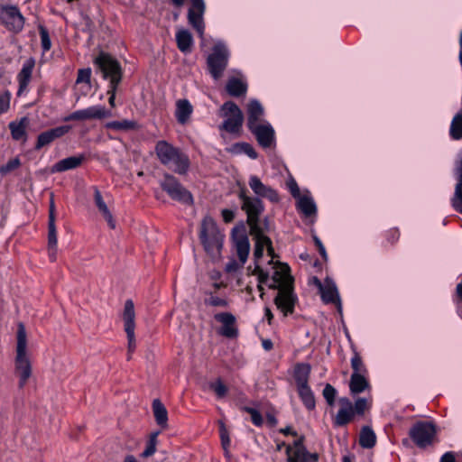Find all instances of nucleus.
<instances>
[{
  "instance_id": "53",
  "label": "nucleus",
  "mask_w": 462,
  "mask_h": 462,
  "mask_svg": "<svg viewBox=\"0 0 462 462\" xmlns=\"http://www.w3.org/2000/svg\"><path fill=\"white\" fill-rule=\"evenodd\" d=\"M355 414L363 415L366 409H368L367 400L365 398H358L353 405Z\"/></svg>"
},
{
  "instance_id": "45",
  "label": "nucleus",
  "mask_w": 462,
  "mask_h": 462,
  "mask_svg": "<svg viewBox=\"0 0 462 462\" xmlns=\"http://www.w3.org/2000/svg\"><path fill=\"white\" fill-rule=\"evenodd\" d=\"M38 29H39V33H40V37H41V44H42V51L44 52L48 51L51 48V41L50 38L49 32L43 25H40L38 27Z\"/></svg>"
},
{
  "instance_id": "27",
  "label": "nucleus",
  "mask_w": 462,
  "mask_h": 462,
  "mask_svg": "<svg viewBox=\"0 0 462 462\" xmlns=\"http://www.w3.org/2000/svg\"><path fill=\"white\" fill-rule=\"evenodd\" d=\"M311 367L307 363H299L294 366L293 378L297 388L309 385Z\"/></svg>"
},
{
  "instance_id": "46",
  "label": "nucleus",
  "mask_w": 462,
  "mask_h": 462,
  "mask_svg": "<svg viewBox=\"0 0 462 462\" xmlns=\"http://www.w3.org/2000/svg\"><path fill=\"white\" fill-rule=\"evenodd\" d=\"M219 435L221 439V445L226 452H227L230 447V437L229 432L223 421H219Z\"/></svg>"
},
{
  "instance_id": "35",
  "label": "nucleus",
  "mask_w": 462,
  "mask_h": 462,
  "mask_svg": "<svg viewBox=\"0 0 462 462\" xmlns=\"http://www.w3.org/2000/svg\"><path fill=\"white\" fill-rule=\"evenodd\" d=\"M28 125V120L26 117L21 118L19 122H10L9 129L11 132V135L13 139L16 141L26 140V126Z\"/></svg>"
},
{
  "instance_id": "21",
  "label": "nucleus",
  "mask_w": 462,
  "mask_h": 462,
  "mask_svg": "<svg viewBox=\"0 0 462 462\" xmlns=\"http://www.w3.org/2000/svg\"><path fill=\"white\" fill-rule=\"evenodd\" d=\"M70 129L71 127L69 125H60L42 132L38 135L35 149L40 150L43 146L50 144L55 139L65 135L67 133L70 131Z\"/></svg>"
},
{
  "instance_id": "44",
  "label": "nucleus",
  "mask_w": 462,
  "mask_h": 462,
  "mask_svg": "<svg viewBox=\"0 0 462 462\" xmlns=\"http://www.w3.org/2000/svg\"><path fill=\"white\" fill-rule=\"evenodd\" d=\"M159 432H153L150 435L146 448L142 453L143 457H149L156 452L157 437Z\"/></svg>"
},
{
  "instance_id": "62",
  "label": "nucleus",
  "mask_w": 462,
  "mask_h": 462,
  "mask_svg": "<svg viewBox=\"0 0 462 462\" xmlns=\"http://www.w3.org/2000/svg\"><path fill=\"white\" fill-rule=\"evenodd\" d=\"M264 316H265L268 323L272 324V320L273 319V314L272 313L270 308H268V307L264 308Z\"/></svg>"
},
{
  "instance_id": "5",
  "label": "nucleus",
  "mask_w": 462,
  "mask_h": 462,
  "mask_svg": "<svg viewBox=\"0 0 462 462\" xmlns=\"http://www.w3.org/2000/svg\"><path fill=\"white\" fill-rule=\"evenodd\" d=\"M103 78L109 80L108 86L119 85L123 78V69L117 60L111 55L101 52L95 60Z\"/></svg>"
},
{
  "instance_id": "14",
  "label": "nucleus",
  "mask_w": 462,
  "mask_h": 462,
  "mask_svg": "<svg viewBox=\"0 0 462 462\" xmlns=\"http://www.w3.org/2000/svg\"><path fill=\"white\" fill-rule=\"evenodd\" d=\"M273 302L278 310H280L283 317H287L294 312L295 305L298 302V297L294 292V285L289 289L283 288L281 291L277 292Z\"/></svg>"
},
{
  "instance_id": "43",
  "label": "nucleus",
  "mask_w": 462,
  "mask_h": 462,
  "mask_svg": "<svg viewBox=\"0 0 462 462\" xmlns=\"http://www.w3.org/2000/svg\"><path fill=\"white\" fill-rule=\"evenodd\" d=\"M453 208L462 214V183H457L455 187L454 196L451 199Z\"/></svg>"
},
{
  "instance_id": "28",
  "label": "nucleus",
  "mask_w": 462,
  "mask_h": 462,
  "mask_svg": "<svg viewBox=\"0 0 462 462\" xmlns=\"http://www.w3.org/2000/svg\"><path fill=\"white\" fill-rule=\"evenodd\" d=\"M94 200L95 204L97 207L99 212L103 215L104 218L106 220L108 226L110 228L115 229L116 228V221L107 208L106 202L103 199V197L101 195V192L97 188H95L94 189Z\"/></svg>"
},
{
  "instance_id": "48",
  "label": "nucleus",
  "mask_w": 462,
  "mask_h": 462,
  "mask_svg": "<svg viewBox=\"0 0 462 462\" xmlns=\"http://www.w3.org/2000/svg\"><path fill=\"white\" fill-rule=\"evenodd\" d=\"M211 390H213L218 398H223L227 393V387L224 384L221 379L211 383L209 384Z\"/></svg>"
},
{
  "instance_id": "49",
  "label": "nucleus",
  "mask_w": 462,
  "mask_h": 462,
  "mask_svg": "<svg viewBox=\"0 0 462 462\" xmlns=\"http://www.w3.org/2000/svg\"><path fill=\"white\" fill-rule=\"evenodd\" d=\"M21 165V162L18 158H14L9 160L5 164L0 167V173L2 175H6L12 171L16 170Z\"/></svg>"
},
{
  "instance_id": "10",
  "label": "nucleus",
  "mask_w": 462,
  "mask_h": 462,
  "mask_svg": "<svg viewBox=\"0 0 462 462\" xmlns=\"http://www.w3.org/2000/svg\"><path fill=\"white\" fill-rule=\"evenodd\" d=\"M162 189L174 200L184 204H191L193 199L190 192L172 175L166 173L161 181Z\"/></svg>"
},
{
  "instance_id": "8",
  "label": "nucleus",
  "mask_w": 462,
  "mask_h": 462,
  "mask_svg": "<svg viewBox=\"0 0 462 462\" xmlns=\"http://www.w3.org/2000/svg\"><path fill=\"white\" fill-rule=\"evenodd\" d=\"M436 433V425L431 421H418L410 430V437L419 448L430 446Z\"/></svg>"
},
{
  "instance_id": "30",
  "label": "nucleus",
  "mask_w": 462,
  "mask_h": 462,
  "mask_svg": "<svg viewBox=\"0 0 462 462\" xmlns=\"http://www.w3.org/2000/svg\"><path fill=\"white\" fill-rule=\"evenodd\" d=\"M48 245L51 249L57 247V231L55 226V204L51 197L49 208Z\"/></svg>"
},
{
  "instance_id": "1",
  "label": "nucleus",
  "mask_w": 462,
  "mask_h": 462,
  "mask_svg": "<svg viewBox=\"0 0 462 462\" xmlns=\"http://www.w3.org/2000/svg\"><path fill=\"white\" fill-rule=\"evenodd\" d=\"M199 240L204 250L212 260L220 258L223 247L224 235L219 231L216 221L209 216H206L200 224Z\"/></svg>"
},
{
  "instance_id": "3",
  "label": "nucleus",
  "mask_w": 462,
  "mask_h": 462,
  "mask_svg": "<svg viewBox=\"0 0 462 462\" xmlns=\"http://www.w3.org/2000/svg\"><path fill=\"white\" fill-rule=\"evenodd\" d=\"M26 331L23 324L20 323L17 330V346L15 370L19 375V386L23 388L32 374V366L26 356Z\"/></svg>"
},
{
  "instance_id": "23",
  "label": "nucleus",
  "mask_w": 462,
  "mask_h": 462,
  "mask_svg": "<svg viewBox=\"0 0 462 462\" xmlns=\"http://www.w3.org/2000/svg\"><path fill=\"white\" fill-rule=\"evenodd\" d=\"M340 409L338 410L335 419L334 424L337 427H342L348 424L355 416L353 403L346 398H340Z\"/></svg>"
},
{
  "instance_id": "7",
  "label": "nucleus",
  "mask_w": 462,
  "mask_h": 462,
  "mask_svg": "<svg viewBox=\"0 0 462 462\" xmlns=\"http://www.w3.org/2000/svg\"><path fill=\"white\" fill-rule=\"evenodd\" d=\"M229 52L225 44L218 42L207 59L208 71L216 80L221 78L224 70L227 67Z\"/></svg>"
},
{
  "instance_id": "9",
  "label": "nucleus",
  "mask_w": 462,
  "mask_h": 462,
  "mask_svg": "<svg viewBox=\"0 0 462 462\" xmlns=\"http://www.w3.org/2000/svg\"><path fill=\"white\" fill-rule=\"evenodd\" d=\"M0 21L10 32L18 33L24 26L25 19L19 8L13 5H3L0 6Z\"/></svg>"
},
{
  "instance_id": "22",
  "label": "nucleus",
  "mask_w": 462,
  "mask_h": 462,
  "mask_svg": "<svg viewBox=\"0 0 462 462\" xmlns=\"http://www.w3.org/2000/svg\"><path fill=\"white\" fill-rule=\"evenodd\" d=\"M233 240L238 259L242 264H244L246 262L250 252L248 236L244 231H236L234 229Z\"/></svg>"
},
{
  "instance_id": "36",
  "label": "nucleus",
  "mask_w": 462,
  "mask_h": 462,
  "mask_svg": "<svg viewBox=\"0 0 462 462\" xmlns=\"http://www.w3.org/2000/svg\"><path fill=\"white\" fill-rule=\"evenodd\" d=\"M152 411L156 423L162 428H166L168 422V411L164 404L159 399L153 400Z\"/></svg>"
},
{
  "instance_id": "13",
  "label": "nucleus",
  "mask_w": 462,
  "mask_h": 462,
  "mask_svg": "<svg viewBox=\"0 0 462 462\" xmlns=\"http://www.w3.org/2000/svg\"><path fill=\"white\" fill-rule=\"evenodd\" d=\"M288 462H318L319 456L316 453H310L304 446V437L301 436L293 443V448H286Z\"/></svg>"
},
{
  "instance_id": "24",
  "label": "nucleus",
  "mask_w": 462,
  "mask_h": 462,
  "mask_svg": "<svg viewBox=\"0 0 462 462\" xmlns=\"http://www.w3.org/2000/svg\"><path fill=\"white\" fill-rule=\"evenodd\" d=\"M35 66V60L32 58L28 59L23 64L22 69L17 75V80L19 83V88L17 91V96H22L25 91H27L28 86L32 79V71Z\"/></svg>"
},
{
  "instance_id": "33",
  "label": "nucleus",
  "mask_w": 462,
  "mask_h": 462,
  "mask_svg": "<svg viewBox=\"0 0 462 462\" xmlns=\"http://www.w3.org/2000/svg\"><path fill=\"white\" fill-rule=\"evenodd\" d=\"M297 209L305 217H310L317 212V206L310 196L303 195L298 198Z\"/></svg>"
},
{
  "instance_id": "11",
  "label": "nucleus",
  "mask_w": 462,
  "mask_h": 462,
  "mask_svg": "<svg viewBox=\"0 0 462 462\" xmlns=\"http://www.w3.org/2000/svg\"><path fill=\"white\" fill-rule=\"evenodd\" d=\"M124 323H125V331L127 336L128 340V354L127 359L130 360L132 358V354L134 353L136 347L135 342V312H134V305L132 300H127L125 303L124 314H123Z\"/></svg>"
},
{
  "instance_id": "12",
  "label": "nucleus",
  "mask_w": 462,
  "mask_h": 462,
  "mask_svg": "<svg viewBox=\"0 0 462 462\" xmlns=\"http://www.w3.org/2000/svg\"><path fill=\"white\" fill-rule=\"evenodd\" d=\"M111 112L107 110L104 106H92L85 109H80L72 112L63 118L64 122L69 121H85L90 119H103L110 117Z\"/></svg>"
},
{
  "instance_id": "58",
  "label": "nucleus",
  "mask_w": 462,
  "mask_h": 462,
  "mask_svg": "<svg viewBox=\"0 0 462 462\" xmlns=\"http://www.w3.org/2000/svg\"><path fill=\"white\" fill-rule=\"evenodd\" d=\"M288 188L293 198L298 199L300 197L299 186L294 180H291V181L288 182Z\"/></svg>"
},
{
  "instance_id": "2",
  "label": "nucleus",
  "mask_w": 462,
  "mask_h": 462,
  "mask_svg": "<svg viewBox=\"0 0 462 462\" xmlns=\"http://www.w3.org/2000/svg\"><path fill=\"white\" fill-rule=\"evenodd\" d=\"M156 155L162 164L178 174H185L189 167V159L179 148L167 141H159L155 145Z\"/></svg>"
},
{
  "instance_id": "38",
  "label": "nucleus",
  "mask_w": 462,
  "mask_h": 462,
  "mask_svg": "<svg viewBox=\"0 0 462 462\" xmlns=\"http://www.w3.org/2000/svg\"><path fill=\"white\" fill-rule=\"evenodd\" d=\"M376 443V435L372 428L365 426L359 435V445L364 448H372Z\"/></svg>"
},
{
  "instance_id": "57",
  "label": "nucleus",
  "mask_w": 462,
  "mask_h": 462,
  "mask_svg": "<svg viewBox=\"0 0 462 462\" xmlns=\"http://www.w3.org/2000/svg\"><path fill=\"white\" fill-rule=\"evenodd\" d=\"M221 215H222L224 222L230 223L234 220L236 213L232 209L224 208L221 211Z\"/></svg>"
},
{
  "instance_id": "41",
  "label": "nucleus",
  "mask_w": 462,
  "mask_h": 462,
  "mask_svg": "<svg viewBox=\"0 0 462 462\" xmlns=\"http://www.w3.org/2000/svg\"><path fill=\"white\" fill-rule=\"evenodd\" d=\"M106 127L116 131H129L137 127V123L131 120L111 121L106 123Z\"/></svg>"
},
{
  "instance_id": "52",
  "label": "nucleus",
  "mask_w": 462,
  "mask_h": 462,
  "mask_svg": "<svg viewBox=\"0 0 462 462\" xmlns=\"http://www.w3.org/2000/svg\"><path fill=\"white\" fill-rule=\"evenodd\" d=\"M90 79H91V69L87 68V69H79L78 77H77V80H76L77 84L86 83L88 85V87H90Z\"/></svg>"
},
{
  "instance_id": "50",
  "label": "nucleus",
  "mask_w": 462,
  "mask_h": 462,
  "mask_svg": "<svg viewBox=\"0 0 462 462\" xmlns=\"http://www.w3.org/2000/svg\"><path fill=\"white\" fill-rule=\"evenodd\" d=\"M243 410L251 415V420L254 425H255L257 427H260L263 425V417L257 410L251 408V407H247V406L244 407Z\"/></svg>"
},
{
  "instance_id": "6",
  "label": "nucleus",
  "mask_w": 462,
  "mask_h": 462,
  "mask_svg": "<svg viewBox=\"0 0 462 462\" xmlns=\"http://www.w3.org/2000/svg\"><path fill=\"white\" fill-rule=\"evenodd\" d=\"M221 116L225 118L220 130L235 134L240 131L243 125L244 116L238 106L233 101H226L221 106Z\"/></svg>"
},
{
  "instance_id": "42",
  "label": "nucleus",
  "mask_w": 462,
  "mask_h": 462,
  "mask_svg": "<svg viewBox=\"0 0 462 462\" xmlns=\"http://www.w3.org/2000/svg\"><path fill=\"white\" fill-rule=\"evenodd\" d=\"M204 302L207 306L221 308H226L228 307L229 304L227 299L218 297L215 295L213 292L207 293V297L205 298Z\"/></svg>"
},
{
  "instance_id": "18",
  "label": "nucleus",
  "mask_w": 462,
  "mask_h": 462,
  "mask_svg": "<svg viewBox=\"0 0 462 462\" xmlns=\"http://www.w3.org/2000/svg\"><path fill=\"white\" fill-rule=\"evenodd\" d=\"M263 148H270L275 143V132L269 123L258 125L249 129Z\"/></svg>"
},
{
  "instance_id": "47",
  "label": "nucleus",
  "mask_w": 462,
  "mask_h": 462,
  "mask_svg": "<svg viewBox=\"0 0 462 462\" xmlns=\"http://www.w3.org/2000/svg\"><path fill=\"white\" fill-rule=\"evenodd\" d=\"M12 94L9 90L0 93V115L5 114L10 109Z\"/></svg>"
},
{
  "instance_id": "40",
  "label": "nucleus",
  "mask_w": 462,
  "mask_h": 462,
  "mask_svg": "<svg viewBox=\"0 0 462 462\" xmlns=\"http://www.w3.org/2000/svg\"><path fill=\"white\" fill-rule=\"evenodd\" d=\"M234 154H246L250 159L255 160L258 156V153L254 150V148L247 143H236L229 150Z\"/></svg>"
},
{
  "instance_id": "39",
  "label": "nucleus",
  "mask_w": 462,
  "mask_h": 462,
  "mask_svg": "<svg viewBox=\"0 0 462 462\" xmlns=\"http://www.w3.org/2000/svg\"><path fill=\"white\" fill-rule=\"evenodd\" d=\"M297 391L304 406L310 411L313 410L316 406V402L310 385L299 387Z\"/></svg>"
},
{
  "instance_id": "29",
  "label": "nucleus",
  "mask_w": 462,
  "mask_h": 462,
  "mask_svg": "<svg viewBox=\"0 0 462 462\" xmlns=\"http://www.w3.org/2000/svg\"><path fill=\"white\" fill-rule=\"evenodd\" d=\"M193 107L189 100L180 99L176 103L175 117L179 124L185 125L190 118Z\"/></svg>"
},
{
  "instance_id": "63",
  "label": "nucleus",
  "mask_w": 462,
  "mask_h": 462,
  "mask_svg": "<svg viewBox=\"0 0 462 462\" xmlns=\"http://www.w3.org/2000/svg\"><path fill=\"white\" fill-rule=\"evenodd\" d=\"M262 345H263V349L266 351L271 350L273 346V342L270 339L263 340Z\"/></svg>"
},
{
  "instance_id": "4",
  "label": "nucleus",
  "mask_w": 462,
  "mask_h": 462,
  "mask_svg": "<svg viewBox=\"0 0 462 462\" xmlns=\"http://www.w3.org/2000/svg\"><path fill=\"white\" fill-rule=\"evenodd\" d=\"M238 198L242 202L241 208L246 214V220L250 230H257V228H262L259 224V218L264 210L263 201L259 198H253L248 196L245 189H241L238 193Z\"/></svg>"
},
{
  "instance_id": "32",
  "label": "nucleus",
  "mask_w": 462,
  "mask_h": 462,
  "mask_svg": "<svg viewBox=\"0 0 462 462\" xmlns=\"http://www.w3.org/2000/svg\"><path fill=\"white\" fill-rule=\"evenodd\" d=\"M226 89L231 97H241L247 91V84L240 79L232 77L227 80Z\"/></svg>"
},
{
  "instance_id": "61",
  "label": "nucleus",
  "mask_w": 462,
  "mask_h": 462,
  "mask_svg": "<svg viewBox=\"0 0 462 462\" xmlns=\"http://www.w3.org/2000/svg\"><path fill=\"white\" fill-rule=\"evenodd\" d=\"M280 432L282 433L283 435H292V436H297V432L292 430L290 426H287L285 428H282L280 430Z\"/></svg>"
},
{
  "instance_id": "16",
  "label": "nucleus",
  "mask_w": 462,
  "mask_h": 462,
  "mask_svg": "<svg viewBox=\"0 0 462 462\" xmlns=\"http://www.w3.org/2000/svg\"><path fill=\"white\" fill-rule=\"evenodd\" d=\"M277 265L272 277L273 283L269 288L281 291L283 288L289 289L292 286L294 279L291 275V269L287 263H277Z\"/></svg>"
},
{
  "instance_id": "37",
  "label": "nucleus",
  "mask_w": 462,
  "mask_h": 462,
  "mask_svg": "<svg viewBox=\"0 0 462 462\" xmlns=\"http://www.w3.org/2000/svg\"><path fill=\"white\" fill-rule=\"evenodd\" d=\"M176 42L181 52H189L193 42L191 33L186 29H180L176 33Z\"/></svg>"
},
{
  "instance_id": "59",
  "label": "nucleus",
  "mask_w": 462,
  "mask_h": 462,
  "mask_svg": "<svg viewBox=\"0 0 462 462\" xmlns=\"http://www.w3.org/2000/svg\"><path fill=\"white\" fill-rule=\"evenodd\" d=\"M313 239L316 246L318 247L319 253L324 260H327L328 254L321 240L317 236H314Z\"/></svg>"
},
{
  "instance_id": "15",
  "label": "nucleus",
  "mask_w": 462,
  "mask_h": 462,
  "mask_svg": "<svg viewBox=\"0 0 462 462\" xmlns=\"http://www.w3.org/2000/svg\"><path fill=\"white\" fill-rule=\"evenodd\" d=\"M191 6L188 12L189 23L197 31L200 37H203L205 23L203 15L206 11L204 0H190Z\"/></svg>"
},
{
  "instance_id": "25",
  "label": "nucleus",
  "mask_w": 462,
  "mask_h": 462,
  "mask_svg": "<svg viewBox=\"0 0 462 462\" xmlns=\"http://www.w3.org/2000/svg\"><path fill=\"white\" fill-rule=\"evenodd\" d=\"M84 160L85 156L83 154L62 159L52 166L51 171L54 173L76 169L81 165Z\"/></svg>"
},
{
  "instance_id": "17",
  "label": "nucleus",
  "mask_w": 462,
  "mask_h": 462,
  "mask_svg": "<svg viewBox=\"0 0 462 462\" xmlns=\"http://www.w3.org/2000/svg\"><path fill=\"white\" fill-rule=\"evenodd\" d=\"M216 321L221 324L218 330L219 335L226 338H236L239 331L236 326V319L231 312H220L214 315Z\"/></svg>"
},
{
  "instance_id": "26",
  "label": "nucleus",
  "mask_w": 462,
  "mask_h": 462,
  "mask_svg": "<svg viewBox=\"0 0 462 462\" xmlns=\"http://www.w3.org/2000/svg\"><path fill=\"white\" fill-rule=\"evenodd\" d=\"M248 118L247 127L248 129L253 128L258 125H261L260 119L263 115V107L258 100H251L247 107Z\"/></svg>"
},
{
  "instance_id": "56",
  "label": "nucleus",
  "mask_w": 462,
  "mask_h": 462,
  "mask_svg": "<svg viewBox=\"0 0 462 462\" xmlns=\"http://www.w3.org/2000/svg\"><path fill=\"white\" fill-rule=\"evenodd\" d=\"M118 85L108 86L107 95H109L108 103L112 107L116 106V94Z\"/></svg>"
},
{
  "instance_id": "54",
  "label": "nucleus",
  "mask_w": 462,
  "mask_h": 462,
  "mask_svg": "<svg viewBox=\"0 0 462 462\" xmlns=\"http://www.w3.org/2000/svg\"><path fill=\"white\" fill-rule=\"evenodd\" d=\"M351 366L354 370L353 373L361 374V372L365 370L362 358L357 353H355L353 357L351 358Z\"/></svg>"
},
{
  "instance_id": "64",
  "label": "nucleus",
  "mask_w": 462,
  "mask_h": 462,
  "mask_svg": "<svg viewBox=\"0 0 462 462\" xmlns=\"http://www.w3.org/2000/svg\"><path fill=\"white\" fill-rule=\"evenodd\" d=\"M267 420H268V422H269L271 425H273V426H274V425H276V424H277V420H276V418H275L273 415H272V414H268V415H267Z\"/></svg>"
},
{
  "instance_id": "19",
  "label": "nucleus",
  "mask_w": 462,
  "mask_h": 462,
  "mask_svg": "<svg viewBox=\"0 0 462 462\" xmlns=\"http://www.w3.org/2000/svg\"><path fill=\"white\" fill-rule=\"evenodd\" d=\"M248 184L253 192L257 196L256 198H264L272 202L279 201L280 198L277 191L272 187L263 184L256 175L250 176Z\"/></svg>"
},
{
  "instance_id": "51",
  "label": "nucleus",
  "mask_w": 462,
  "mask_h": 462,
  "mask_svg": "<svg viewBox=\"0 0 462 462\" xmlns=\"http://www.w3.org/2000/svg\"><path fill=\"white\" fill-rule=\"evenodd\" d=\"M323 396L328 405H333L337 394L336 389L329 383H327L323 389Z\"/></svg>"
},
{
  "instance_id": "34",
  "label": "nucleus",
  "mask_w": 462,
  "mask_h": 462,
  "mask_svg": "<svg viewBox=\"0 0 462 462\" xmlns=\"http://www.w3.org/2000/svg\"><path fill=\"white\" fill-rule=\"evenodd\" d=\"M369 388L365 377L358 373H353L350 377L349 389L352 394H358Z\"/></svg>"
},
{
  "instance_id": "20",
  "label": "nucleus",
  "mask_w": 462,
  "mask_h": 462,
  "mask_svg": "<svg viewBox=\"0 0 462 462\" xmlns=\"http://www.w3.org/2000/svg\"><path fill=\"white\" fill-rule=\"evenodd\" d=\"M321 299L326 304L334 303L337 311L342 313V303L336 283L330 278H326L325 286L319 291Z\"/></svg>"
},
{
  "instance_id": "60",
  "label": "nucleus",
  "mask_w": 462,
  "mask_h": 462,
  "mask_svg": "<svg viewBox=\"0 0 462 462\" xmlns=\"http://www.w3.org/2000/svg\"><path fill=\"white\" fill-rule=\"evenodd\" d=\"M440 462H456L454 454L452 452H446L441 457Z\"/></svg>"
},
{
  "instance_id": "31",
  "label": "nucleus",
  "mask_w": 462,
  "mask_h": 462,
  "mask_svg": "<svg viewBox=\"0 0 462 462\" xmlns=\"http://www.w3.org/2000/svg\"><path fill=\"white\" fill-rule=\"evenodd\" d=\"M250 233L255 238L254 256L255 260H258L263 257L264 247H266L268 244H271V239L263 234V230L262 228L250 230Z\"/></svg>"
},
{
  "instance_id": "55",
  "label": "nucleus",
  "mask_w": 462,
  "mask_h": 462,
  "mask_svg": "<svg viewBox=\"0 0 462 462\" xmlns=\"http://www.w3.org/2000/svg\"><path fill=\"white\" fill-rule=\"evenodd\" d=\"M254 274L257 275L259 283H265L269 278L267 272L263 271L261 267L255 266Z\"/></svg>"
}]
</instances>
